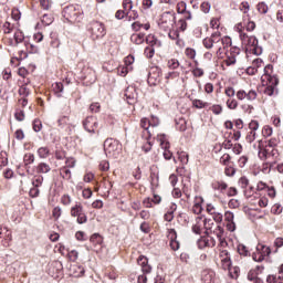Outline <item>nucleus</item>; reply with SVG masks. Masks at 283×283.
<instances>
[{
	"mask_svg": "<svg viewBox=\"0 0 283 283\" xmlns=\"http://www.w3.org/2000/svg\"><path fill=\"white\" fill-rule=\"evenodd\" d=\"M197 244L199 249H213V247H216V239L211 235L201 237L197 241Z\"/></svg>",
	"mask_w": 283,
	"mask_h": 283,
	"instance_id": "4468645a",
	"label": "nucleus"
},
{
	"mask_svg": "<svg viewBox=\"0 0 283 283\" xmlns=\"http://www.w3.org/2000/svg\"><path fill=\"white\" fill-rule=\"evenodd\" d=\"M32 186L38 189H39V187H42L43 186V176H41V175L34 176L32 179Z\"/></svg>",
	"mask_w": 283,
	"mask_h": 283,
	"instance_id": "e433bc0d",
	"label": "nucleus"
},
{
	"mask_svg": "<svg viewBox=\"0 0 283 283\" xmlns=\"http://www.w3.org/2000/svg\"><path fill=\"white\" fill-rule=\"evenodd\" d=\"M239 187H241V189H247L249 187V178L241 177L239 179Z\"/></svg>",
	"mask_w": 283,
	"mask_h": 283,
	"instance_id": "338daca9",
	"label": "nucleus"
},
{
	"mask_svg": "<svg viewBox=\"0 0 283 283\" xmlns=\"http://www.w3.org/2000/svg\"><path fill=\"white\" fill-rule=\"evenodd\" d=\"M122 6L125 12H132L134 10V2L132 0H123Z\"/></svg>",
	"mask_w": 283,
	"mask_h": 283,
	"instance_id": "ea45409f",
	"label": "nucleus"
},
{
	"mask_svg": "<svg viewBox=\"0 0 283 283\" xmlns=\"http://www.w3.org/2000/svg\"><path fill=\"white\" fill-rule=\"evenodd\" d=\"M67 125H70V116L67 115H63L57 119V126L61 129H65V127H67Z\"/></svg>",
	"mask_w": 283,
	"mask_h": 283,
	"instance_id": "cd10ccee",
	"label": "nucleus"
},
{
	"mask_svg": "<svg viewBox=\"0 0 283 283\" xmlns=\"http://www.w3.org/2000/svg\"><path fill=\"white\" fill-rule=\"evenodd\" d=\"M230 161H231V155L229 154H223L219 160L220 165H224L226 167L227 165H229Z\"/></svg>",
	"mask_w": 283,
	"mask_h": 283,
	"instance_id": "bf43d9fd",
	"label": "nucleus"
},
{
	"mask_svg": "<svg viewBox=\"0 0 283 283\" xmlns=\"http://www.w3.org/2000/svg\"><path fill=\"white\" fill-rule=\"evenodd\" d=\"M157 75L154 73H148V83H151V85H156L157 83H160V70L156 69Z\"/></svg>",
	"mask_w": 283,
	"mask_h": 283,
	"instance_id": "b1692460",
	"label": "nucleus"
},
{
	"mask_svg": "<svg viewBox=\"0 0 283 283\" xmlns=\"http://www.w3.org/2000/svg\"><path fill=\"white\" fill-rule=\"evenodd\" d=\"M88 32L93 41H98V39H103L106 34L105 24L103 22L92 21L88 24Z\"/></svg>",
	"mask_w": 283,
	"mask_h": 283,
	"instance_id": "6e6552de",
	"label": "nucleus"
},
{
	"mask_svg": "<svg viewBox=\"0 0 283 283\" xmlns=\"http://www.w3.org/2000/svg\"><path fill=\"white\" fill-rule=\"evenodd\" d=\"M82 78L85 85H94V83H96V71L90 66H84L82 70Z\"/></svg>",
	"mask_w": 283,
	"mask_h": 283,
	"instance_id": "f8f14e48",
	"label": "nucleus"
},
{
	"mask_svg": "<svg viewBox=\"0 0 283 283\" xmlns=\"http://www.w3.org/2000/svg\"><path fill=\"white\" fill-rule=\"evenodd\" d=\"M226 105L228 109H238V102L235 98H228Z\"/></svg>",
	"mask_w": 283,
	"mask_h": 283,
	"instance_id": "a18cd8bd",
	"label": "nucleus"
},
{
	"mask_svg": "<svg viewBox=\"0 0 283 283\" xmlns=\"http://www.w3.org/2000/svg\"><path fill=\"white\" fill-rule=\"evenodd\" d=\"M203 228H205V218L197 217L195 220V223L192 224V232H195L196 235H200V233H202Z\"/></svg>",
	"mask_w": 283,
	"mask_h": 283,
	"instance_id": "412c9836",
	"label": "nucleus"
},
{
	"mask_svg": "<svg viewBox=\"0 0 283 283\" xmlns=\"http://www.w3.org/2000/svg\"><path fill=\"white\" fill-rule=\"evenodd\" d=\"M18 92L22 96V98H28V96H30V88H28V86L25 85L20 86Z\"/></svg>",
	"mask_w": 283,
	"mask_h": 283,
	"instance_id": "de8ad7c7",
	"label": "nucleus"
},
{
	"mask_svg": "<svg viewBox=\"0 0 283 283\" xmlns=\"http://www.w3.org/2000/svg\"><path fill=\"white\" fill-rule=\"evenodd\" d=\"M53 91L59 97H61V94H63V83L56 82L53 84Z\"/></svg>",
	"mask_w": 283,
	"mask_h": 283,
	"instance_id": "49530a36",
	"label": "nucleus"
},
{
	"mask_svg": "<svg viewBox=\"0 0 283 283\" xmlns=\"http://www.w3.org/2000/svg\"><path fill=\"white\" fill-rule=\"evenodd\" d=\"M124 96L128 105H134V103H136V98H138V94L136 93V88H134V86L127 87L125 90Z\"/></svg>",
	"mask_w": 283,
	"mask_h": 283,
	"instance_id": "f3484780",
	"label": "nucleus"
},
{
	"mask_svg": "<svg viewBox=\"0 0 283 283\" xmlns=\"http://www.w3.org/2000/svg\"><path fill=\"white\" fill-rule=\"evenodd\" d=\"M201 281L203 283H213L216 281V272L213 270H203L201 272Z\"/></svg>",
	"mask_w": 283,
	"mask_h": 283,
	"instance_id": "6ab92c4d",
	"label": "nucleus"
},
{
	"mask_svg": "<svg viewBox=\"0 0 283 283\" xmlns=\"http://www.w3.org/2000/svg\"><path fill=\"white\" fill-rule=\"evenodd\" d=\"M40 6L43 10H50L52 8V0H40Z\"/></svg>",
	"mask_w": 283,
	"mask_h": 283,
	"instance_id": "e2e57ef3",
	"label": "nucleus"
},
{
	"mask_svg": "<svg viewBox=\"0 0 283 283\" xmlns=\"http://www.w3.org/2000/svg\"><path fill=\"white\" fill-rule=\"evenodd\" d=\"M148 123L153 128L158 127V125H160V119L157 116L151 115L150 119H148Z\"/></svg>",
	"mask_w": 283,
	"mask_h": 283,
	"instance_id": "6e6d98bb",
	"label": "nucleus"
},
{
	"mask_svg": "<svg viewBox=\"0 0 283 283\" xmlns=\"http://www.w3.org/2000/svg\"><path fill=\"white\" fill-rule=\"evenodd\" d=\"M126 17H129V11L117 10L115 13V19H118V21L125 19Z\"/></svg>",
	"mask_w": 283,
	"mask_h": 283,
	"instance_id": "09e8293b",
	"label": "nucleus"
},
{
	"mask_svg": "<svg viewBox=\"0 0 283 283\" xmlns=\"http://www.w3.org/2000/svg\"><path fill=\"white\" fill-rule=\"evenodd\" d=\"M259 158L261 160H269L271 158L273 160L271 167H273L280 160V150L277 148H263L259 146Z\"/></svg>",
	"mask_w": 283,
	"mask_h": 283,
	"instance_id": "0eeeda50",
	"label": "nucleus"
},
{
	"mask_svg": "<svg viewBox=\"0 0 283 283\" xmlns=\"http://www.w3.org/2000/svg\"><path fill=\"white\" fill-rule=\"evenodd\" d=\"M150 127L151 126L149 125V119L142 118L140 128L144 129L142 137L145 138L146 140H149V138H151V134L154 130H151Z\"/></svg>",
	"mask_w": 283,
	"mask_h": 283,
	"instance_id": "dca6fc26",
	"label": "nucleus"
},
{
	"mask_svg": "<svg viewBox=\"0 0 283 283\" xmlns=\"http://www.w3.org/2000/svg\"><path fill=\"white\" fill-rule=\"evenodd\" d=\"M83 205L77 203L71 208V216L72 218H77L81 213H83Z\"/></svg>",
	"mask_w": 283,
	"mask_h": 283,
	"instance_id": "393cba45",
	"label": "nucleus"
},
{
	"mask_svg": "<svg viewBox=\"0 0 283 283\" xmlns=\"http://www.w3.org/2000/svg\"><path fill=\"white\" fill-rule=\"evenodd\" d=\"M168 239L170 240L169 247L171 251H178L180 249V241H178L176 229L168 230Z\"/></svg>",
	"mask_w": 283,
	"mask_h": 283,
	"instance_id": "2eb2a0df",
	"label": "nucleus"
},
{
	"mask_svg": "<svg viewBox=\"0 0 283 283\" xmlns=\"http://www.w3.org/2000/svg\"><path fill=\"white\" fill-rule=\"evenodd\" d=\"M211 112L216 115V116H220V114H222V106L214 104L210 107Z\"/></svg>",
	"mask_w": 283,
	"mask_h": 283,
	"instance_id": "0e129e2a",
	"label": "nucleus"
},
{
	"mask_svg": "<svg viewBox=\"0 0 283 283\" xmlns=\"http://www.w3.org/2000/svg\"><path fill=\"white\" fill-rule=\"evenodd\" d=\"M157 138L160 143L161 149H167V147H169V140L167 139V135L160 134L157 136Z\"/></svg>",
	"mask_w": 283,
	"mask_h": 283,
	"instance_id": "2f4dec72",
	"label": "nucleus"
},
{
	"mask_svg": "<svg viewBox=\"0 0 283 283\" xmlns=\"http://www.w3.org/2000/svg\"><path fill=\"white\" fill-rule=\"evenodd\" d=\"M187 11V2L180 1L177 3V12L178 14H182L184 12Z\"/></svg>",
	"mask_w": 283,
	"mask_h": 283,
	"instance_id": "3c124183",
	"label": "nucleus"
},
{
	"mask_svg": "<svg viewBox=\"0 0 283 283\" xmlns=\"http://www.w3.org/2000/svg\"><path fill=\"white\" fill-rule=\"evenodd\" d=\"M168 33L169 39H171V41H176V39H178L180 36V32L177 30L171 29L170 31H166Z\"/></svg>",
	"mask_w": 283,
	"mask_h": 283,
	"instance_id": "864d4df0",
	"label": "nucleus"
},
{
	"mask_svg": "<svg viewBox=\"0 0 283 283\" xmlns=\"http://www.w3.org/2000/svg\"><path fill=\"white\" fill-rule=\"evenodd\" d=\"M2 240V247H10V242H12V233L8 228H0V240Z\"/></svg>",
	"mask_w": 283,
	"mask_h": 283,
	"instance_id": "a211bd4d",
	"label": "nucleus"
},
{
	"mask_svg": "<svg viewBox=\"0 0 283 283\" xmlns=\"http://www.w3.org/2000/svg\"><path fill=\"white\" fill-rule=\"evenodd\" d=\"M192 105L196 107V109H205L206 107H209V103L201 99H193Z\"/></svg>",
	"mask_w": 283,
	"mask_h": 283,
	"instance_id": "72a5a7b5",
	"label": "nucleus"
},
{
	"mask_svg": "<svg viewBox=\"0 0 283 283\" xmlns=\"http://www.w3.org/2000/svg\"><path fill=\"white\" fill-rule=\"evenodd\" d=\"M38 156H39V158H43V159L48 158V156H50V148L40 147L38 149Z\"/></svg>",
	"mask_w": 283,
	"mask_h": 283,
	"instance_id": "58836bf2",
	"label": "nucleus"
},
{
	"mask_svg": "<svg viewBox=\"0 0 283 283\" xmlns=\"http://www.w3.org/2000/svg\"><path fill=\"white\" fill-rule=\"evenodd\" d=\"M226 270H229L230 277H232V280H238V277L240 276V268H238V266L230 265Z\"/></svg>",
	"mask_w": 283,
	"mask_h": 283,
	"instance_id": "c756f323",
	"label": "nucleus"
},
{
	"mask_svg": "<svg viewBox=\"0 0 283 283\" xmlns=\"http://www.w3.org/2000/svg\"><path fill=\"white\" fill-rule=\"evenodd\" d=\"M60 176H62L64 180H70V178H72V171L64 166L60 169Z\"/></svg>",
	"mask_w": 283,
	"mask_h": 283,
	"instance_id": "473e14b6",
	"label": "nucleus"
},
{
	"mask_svg": "<svg viewBox=\"0 0 283 283\" xmlns=\"http://www.w3.org/2000/svg\"><path fill=\"white\" fill-rule=\"evenodd\" d=\"M132 43H135V45H143L145 43V33H134L130 36Z\"/></svg>",
	"mask_w": 283,
	"mask_h": 283,
	"instance_id": "5701e85b",
	"label": "nucleus"
},
{
	"mask_svg": "<svg viewBox=\"0 0 283 283\" xmlns=\"http://www.w3.org/2000/svg\"><path fill=\"white\" fill-rule=\"evenodd\" d=\"M137 264L142 266L143 273H151V265H149V260L145 255H140L137 259Z\"/></svg>",
	"mask_w": 283,
	"mask_h": 283,
	"instance_id": "aec40b11",
	"label": "nucleus"
},
{
	"mask_svg": "<svg viewBox=\"0 0 283 283\" xmlns=\"http://www.w3.org/2000/svg\"><path fill=\"white\" fill-rule=\"evenodd\" d=\"M238 253H239V255H242L243 258H249V255H251V252H249V249H247V245H244V244L238 245Z\"/></svg>",
	"mask_w": 283,
	"mask_h": 283,
	"instance_id": "f704fd0d",
	"label": "nucleus"
},
{
	"mask_svg": "<svg viewBox=\"0 0 283 283\" xmlns=\"http://www.w3.org/2000/svg\"><path fill=\"white\" fill-rule=\"evenodd\" d=\"M256 136H258V133H255L254 130H250L245 136L247 143H250V144L253 143V140H255Z\"/></svg>",
	"mask_w": 283,
	"mask_h": 283,
	"instance_id": "13d9d810",
	"label": "nucleus"
},
{
	"mask_svg": "<svg viewBox=\"0 0 283 283\" xmlns=\"http://www.w3.org/2000/svg\"><path fill=\"white\" fill-rule=\"evenodd\" d=\"M83 127L85 132H88V134H96V130L98 129V118L94 116H87L83 120Z\"/></svg>",
	"mask_w": 283,
	"mask_h": 283,
	"instance_id": "ddd939ff",
	"label": "nucleus"
},
{
	"mask_svg": "<svg viewBox=\"0 0 283 283\" xmlns=\"http://www.w3.org/2000/svg\"><path fill=\"white\" fill-rule=\"evenodd\" d=\"M203 229H206V231H211V229H213V219L203 218Z\"/></svg>",
	"mask_w": 283,
	"mask_h": 283,
	"instance_id": "5fc2aeb1",
	"label": "nucleus"
},
{
	"mask_svg": "<svg viewBox=\"0 0 283 283\" xmlns=\"http://www.w3.org/2000/svg\"><path fill=\"white\" fill-rule=\"evenodd\" d=\"M203 46L207 50H211L212 48L217 49L214 54L217 55L218 59H222V54H224V50L231 45V38L224 36L220 34V32H214L211 34L210 38H205L203 41Z\"/></svg>",
	"mask_w": 283,
	"mask_h": 283,
	"instance_id": "f257e3e1",
	"label": "nucleus"
},
{
	"mask_svg": "<svg viewBox=\"0 0 283 283\" xmlns=\"http://www.w3.org/2000/svg\"><path fill=\"white\" fill-rule=\"evenodd\" d=\"M256 10L258 12H260V14H266L269 12V6H266V3L264 2H259L256 6Z\"/></svg>",
	"mask_w": 283,
	"mask_h": 283,
	"instance_id": "37998d69",
	"label": "nucleus"
},
{
	"mask_svg": "<svg viewBox=\"0 0 283 283\" xmlns=\"http://www.w3.org/2000/svg\"><path fill=\"white\" fill-rule=\"evenodd\" d=\"M61 202L64 205V207H70V205H72V197L70 195H63Z\"/></svg>",
	"mask_w": 283,
	"mask_h": 283,
	"instance_id": "052dcab7",
	"label": "nucleus"
},
{
	"mask_svg": "<svg viewBox=\"0 0 283 283\" xmlns=\"http://www.w3.org/2000/svg\"><path fill=\"white\" fill-rule=\"evenodd\" d=\"M104 151L107 158H118L120 155V143L114 138L105 139Z\"/></svg>",
	"mask_w": 283,
	"mask_h": 283,
	"instance_id": "39448f33",
	"label": "nucleus"
},
{
	"mask_svg": "<svg viewBox=\"0 0 283 283\" xmlns=\"http://www.w3.org/2000/svg\"><path fill=\"white\" fill-rule=\"evenodd\" d=\"M239 36L247 52L255 54V56H260V54H262V46L258 45V38H255V35L249 36V34L242 31V29H239Z\"/></svg>",
	"mask_w": 283,
	"mask_h": 283,
	"instance_id": "f03ea898",
	"label": "nucleus"
},
{
	"mask_svg": "<svg viewBox=\"0 0 283 283\" xmlns=\"http://www.w3.org/2000/svg\"><path fill=\"white\" fill-rule=\"evenodd\" d=\"M266 282L268 283H283V276L268 275Z\"/></svg>",
	"mask_w": 283,
	"mask_h": 283,
	"instance_id": "c03bdc74",
	"label": "nucleus"
},
{
	"mask_svg": "<svg viewBox=\"0 0 283 283\" xmlns=\"http://www.w3.org/2000/svg\"><path fill=\"white\" fill-rule=\"evenodd\" d=\"M62 15L70 23H81L83 19V9L78 4H71L63 9Z\"/></svg>",
	"mask_w": 283,
	"mask_h": 283,
	"instance_id": "7ed1b4c3",
	"label": "nucleus"
},
{
	"mask_svg": "<svg viewBox=\"0 0 283 283\" xmlns=\"http://www.w3.org/2000/svg\"><path fill=\"white\" fill-rule=\"evenodd\" d=\"M177 25H178V30H180V32H185V30H187V20L179 19L177 22Z\"/></svg>",
	"mask_w": 283,
	"mask_h": 283,
	"instance_id": "69168bd1",
	"label": "nucleus"
},
{
	"mask_svg": "<svg viewBox=\"0 0 283 283\" xmlns=\"http://www.w3.org/2000/svg\"><path fill=\"white\" fill-rule=\"evenodd\" d=\"M224 94L228 96V98H233V96H237L238 101H244V98H247V101H255V98H258V92L255 90H250L249 92L239 90L235 93V88L232 86L226 87Z\"/></svg>",
	"mask_w": 283,
	"mask_h": 283,
	"instance_id": "20e7f679",
	"label": "nucleus"
},
{
	"mask_svg": "<svg viewBox=\"0 0 283 283\" xmlns=\"http://www.w3.org/2000/svg\"><path fill=\"white\" fill-rule=\"evenodd\" d=\"M146 43L149 45V48H154V45H160V41L154 35H148L146 38Z\"/></svg>",
	"mask_w": 283,
	"mask_h": 283,
	"instance_id": "4c0bfd02",
	"label": "nucleus"
},
{
	"mask_svg": "<svg viewBox=\"0 0 283 283\" xmlns=\"http://www.w3.org/2000/svg\"><path fill=\"white\" fill-rule=\"evenodd\" d=\"M263 148L277 149V139L272 138L268 140L265 147Z\"/></svg>",
	"mask_w": 283,
	"mask_h": 283,
	"instance_id": "4d7b16f0",
	"label": "nucleus"
},
{
	"mask_svg": "<svg viewBox=\"0 0 283 283\" xmlns=\"http://www.w3.org/2000/svg\"><path fill=\"white\" fill-rule=\"evenodd\" d=\"M73 275L74 277H83V275H85V268L82 265L73 266Z\"/></svg>",
	"mask_w": 283,
	"mask_h": 283,
	"instance_id": "7c9ffc66",
	"label": "nucleus"
},
{
	"mask_svg": "<svg viewBox=\"0 0 283 283\" xmlns=\"http://www.w3.org/2000/svg\"><path fill=\"white\" fill-rule=\"evenodd\" d=\"M43 129V123H41V119H34L33 120V130L39 133Z\"/></svg>",
	"mask_w": 283,
	"mask_h": 283,
	"instance_id": "680f3d73",
	"label": "nucleus"
},
{
	"mask_svg": "<svg viewBox=\"0 0 283 283\" xmlns=\"http://www.w3.org/2000/svg\"><path fill=\"white\" fill-rule=\"evenodd\" d=\"M144 54L146 59H154V54H156V49H154V46H146Z\"/></svg>",
	"mask_w": 283,
	"mask_h": 283,
	"instance_id": "79ce46f5",
	"label": "nucleus"
},
{
	"mask_svg": "<svg viewBox=\"0 0 283 283\" xmlns=\"http://www.w3.org/2000/svg\"><path fill=\"white\" fill-rule=\"evenodd\" d=\"M280 80L277 77H272L268 84L259 87V92L265 96H273L275 94V87H277Z\"/></svg>",
	"mask_w": 283,
	"mask_h": 283,
	"instance_id": "9d476101",
	"label": "nucleus"
},
{
	"mask_svg": "<svg viewBox=\"0 0 283 283\" xmlns=\"http://www.w3.org/2000/svg\"><path fill=\"white\" fill-rule=\"evenodd\" d=\"M174 25H176V13L171 11L164 12L159 20L160 30L170 32V30H174Z\"/></svg>",
	"mask_w": 283,
	"mask_h": 283,
	"instance_id": "423d86ee",
	"label": "nucleus"
},
{
	"mask_svg": "<svg viewBox=\"0 0 283 283\" xmlns=\"http://www.w3.org/2000/svg\"><path fill=\"white\" fill-rule=\"evenodd\" d=\"M269 255H271V247L259 243L255 252L252 253V260H254V262H264L265 258H269Z\"/></svg>",
	"mask_w": 283,
	"mask_h": 283,
	"instance_id": "1a4fd4ad",
	"label": "nucleus"
},
{
	"mask_svg": "<svg viewBox=\"0 0 283 283\" xmlns=\"http://www.w3.org/2000/svg\"><path fill=\"white\" fill-rule=\"evenodd\" d=\"M76 218L77 224H85V222H87V214L85 213V210L81 212Z\"/></svg>",
	"mask_w": 283,
	"mask_h": 283,
	"instance_id": "8fccbe9b",
	"label": "nucleus"
},
{
	"mask_svg": "<svg viewBox=\"0 0 283 283\" xmlns=\"http://www.w3.org/2000/svg\"><path fill=\"white\" fill-rule=\"evenodd\" d=\"M213 191H220V193H224V191H227L229 185H227V182L224 181H214L211 185Z\"/></svg>",
	"mask_w": 283,
	"mask_h": 283,
	"instance_id": "4be33fe9",
	"label": "nucleus"
},
{
	"mask_svg": "<svg viewBox=\"0 0 283 283\" xmlns=\"http://www.w3.org/2000/svg\"><path fill=\"white\" fill-rule=\"evenodd\" d=\"M168 69L169 70H178L180 67V62L176 59L168 60Z\"/></svg>",
	"mask_w": 283,
	"mask_h": 283,
	"instance_id": "a19ab883",
	"label": "nucleus"
},
{
	"mask_svg": "<svg viewBox=\"0 0 283 283\" xmlns=\"http://www.w3.org/2000/svg\"><path fill=\"white\" fill-rule=\"evenodd\" d=\"M176 203H171L170 210H168L164 216V220H166V222H171L174 220V211H176Z\"/></svg>",
	"mask_w": 283,
	"mask_h": 283,
	"instance_id": "bb28decb",
	"label": "nucleus"
},
{
	"mask_svg": "<svg viewBox=\"0 0 283 283\" xmlns=\"http://www.w3.org/2000/svg\"><path fill=\"white\" fill-rule=\"evenodd\" d=\"M239 54L240 48L238 46H232L230 50L226 51V60L223 61L224 65H227V67L235 65Z\"/></svg>",
	"mask_w": 283,
	"mask_h": 283,
	"instance_id": "9b49d317",
	"label": "nucleus"
},
{
	"mask_svg": "<svg viewBox=\"0 0 283 283\" xmlns=\"http://www.w3.org/2000/svg\"><path fill=\"white\" fill-rule=\"evenodd\" d=\"M50 171H52V168L50 167V165H48L45 163H40L36 166V172L38 174H50Z\"/></svg>",
	"mask_w": 283,
	"mask_h": 283,
	"instance_id": "a878e982",
	"label": "nucleus"
},
{
	"mask_svg": "<svg viewBox=\"0 0 283 283\" xmlns=\"http://www.w3.org/2000/svg\"><path fill=\"white\" fill-rule=\"evenodd\" d=\"M223 269H229L231 266V254L221 259Z\"/></svg>",
	"mask_w": 283,
	"mask_h": 283,
	"instance_id": "774afa93",
	"label": "nucleus"
},
{
	"mask_svg": "<svg viewBox=\"0 0 283 283\" xmlns=\"http://www.w3.org/2000/svg\"><path fill=\"white\" fill-rule=\"evenodd\" d=\"M176 129L178 132H187V120L185 118H179L176 120Z\"/></svg>",
	"mask_w": 283,
	"mask_h": 283,
	"instance_id": "c85d7f7f",
	"label": "nucleus"
},
{
	"mask_svg": "<svg viewBox=\"0 0 283 283\" xmlns=\"http://www.w3.org/2000/svg\"><path fill=\"white\" fill-rule=\"evenodd\" d=\"M34 160H35L34 154H32V153H28L23 157V163H24L25 167H28V165H32L34 163Z\"/></svg>",
	"mask_w": 283,
	"mask_h": 283,
	"instance_id": "c9c22d12",
	"label": "nucleus"
},
{
	"mask_svg": "<svg viewBox=\"0 0 283 283\" xmlns=\"http://www.w3.org/2000/svg\"><path fill=\"white\" fill-rule=\"evenodd\" d=\"M178 158L182 165H187V163H189V155L185 151L178 153Z\"/></svg>",
	"mask_w": 283,
	"mask_h": 283,
	"instance_id": "603ef678",
	"label": "nucleus"
}]
</instances>
